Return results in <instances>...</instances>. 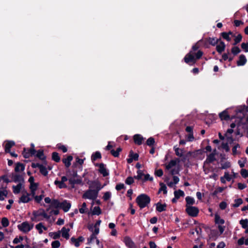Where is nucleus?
I'll return each mask as SVG.
<instances>
[{"mask_svg": "<svg viewBox=\"0 0 248 248\" xmlns=\"http://www.w3.org/2000/svg\"><path fill=\"white\" fill-rule=\"evenodd\" d=\"M33 217L31 218L32 220L35 221H39L43 220V217L46 219H49L50 216L47 215L43 209H39L37 210L33 211L32 212Z\"/></svg>", "mask_w": 248, "mask_h": 248, "instance_id": "f257e3e1", "label": "nucleus"}, {"mask_svg": "<svg viewBox=\"0 0 248 248\" xmlns=\"http://www.w3.org/2000/svg\"><path fill=\"white\" fill-rule=\"evenodd\" d=\"M136 202L140 208L146 207L150 202V197L146 194H141L136 199Z\"/></svg>", "mask_w": 248, "mask_h": 248, "instance_id": "f03ea898", "label": "nucleus"}, {"mask_svg": "<svg viewBox=\"0 0 248 248\" xmlns=\"http://www.w3.org/2000/svg\"><path fill=\"white\" fill-rule=\"evenodd\" d=\"M33 227V224L29 223L28 221H24L17 225L18 230L24 233L29 232Z\"/></svg>", "mask_w": 248, "mask_h": 248, "instance_id": "7ed1b4c3", "label": "nucleus"}, {"mask_svg": "<svg viewBox=\"0 0 248 248\" xmlns=\"http://www.w3.org/2000/svg\"><path fill=\"white\" fill-rule=\"evenodd\" d=\"M98 194L97 191L89 189L84 192L82 195V198L86 199L94 200L97 198Z\"/></svg>", "mask_w": 248, "mask_h": 248, "instance_id": "20e7f679", "label": "nucleus"}, {"mask_svg": "<svg viewBox=\"0 0 248 248\" xmlns=\"http://www.w3.org/2000/svg\"><path fill=\"white\" fill-rule=\"evenodd\" d=\"M32 200V196L31 193L27 192V191H22L21 193V196L19 198L18 200V203H28Z\"/></svg>", "mask_w": 248, "mask_h": 248, "instance_id": "39448f33", "label": "nucleus"}, {"mask_svg": "<svg viewBox=\"0 0 248 248\" xmlns=\"http://www.w3.org/2000/svg\"><path fill=\"white\" fill-rule=\"evenodd\" d=\"M88 184L90 189L97 191V192L103 187V186H101L100 183L98 181H89Z\"/></svg>", "mask_w": 248, "mask_h": 248, "instance_id": "423d86ee", "label": "nucleus"}, {"mask_svg": "<svg viewBox=\"0 0 248 248\" xmlns=\"http://www.w3.org/2000/svg\"><path fill=\"white\" fill-rule=\"evenodd\" d=\"M186 211L189 216L193 217H196L199 212L197 207L190 205H186Z\"/></svg>", "mask_w": 248, "mask_h": 248, "instance_id": "0eeeda50", "label": "nucleus"}, {"mask_svg": "<svg viewBox=\"0 0 248 248\" xmlns=\"http://www.w3.org/2000/svg\"><path fill=\"white\" fill-rule=\"evenodd\" d=\"M31 145L32 148L30 149H24L22 154L23 156L26 158H29L31 156L34 155L35 153V150L34 148V145L31 144Z\"/></svg>", "mask_w": 248, "mask_h": 248, "instance_id": "6e6552de", "label": "nucleus"}, {"mask_svg": "<svg viewBox=\"0 0 248 248\" xmlns=\"http://www.w3.org/2000/svg\"><path fill=\"white\" fill-rule=\"evenodd\" d=\"M71 204L70 202L66 200L60 202V208L62 209L64 212H68L71 208Z\"/></svg>", "mask_w": 248, "mask_h": 248, "instance_id": "1a4fd4ad", "label": "nucleus"}, {"mask_svg": "<svg viewBox=\"0 0 248 248\" xmlns=\"http://www.w3.org/2000/svg\"><path fill=\"white\" fill-rule=\"evenodd\" d=\"M125 245L129 248H136V246L132 239L128 236H125L124 239Z\"/></svg>", "mask_w": 248, "mask_h": 248, "instance_id": "9d476101", "label": "nucleus"}, {"mask_svg": "<svg viewBox=\"0 0 248 248\" xmlns=\"http://www.w3.org/2000/svg\"><path fill=\"white\" fill-rule=\"evenodd\" d=\"M99 168L98 170L99 172L103 175L104 177L108 175L109 173L106 168L105 165L103 163H101L98 165Z\"/></svg>", "mask_w": 248, "mask_h": 248, "instance_id": "9b49d317", "label": "nucleus"}, {"mask_svg": "<svg viewBox=\"0 0 248 248\" xmlns=\"http://www.w3.org/2000/svg\"><path fill=\"white\" fill-rule=\"evenodd\" d=\"M179 160L178 159H172L171 160L168 164L165 165L166 169L168 170H169L175 167L177 164L179 163Z\"/></svg>", "mask_w": 248, "mask_h": 248, "instance_id": "f8f14e48", "label": "nucleus"}, {"mask_svg": "<svg viewBox=\"0 0 248 248\" xmlns=\"http://www.w3.org/2000/svg\"><path fill=\"white\" fill-rule=\"evenodd\" d=\"M216 160L215 155L214 154H210L209 155L205 161L204 162V164L205 166H209V164Z\"/></svg>", "mask_w": 248, "mask_h": 248, "instance_id": "ddd939ff", "label": "nucleus"}, {"mask_svg": "<svg viewBox=\"0 0 248 248\" xmlns=\"http://www.w3.org/2000/svg\"><path fill=\"white\" fill-rule=\"evenodd\" d=\"M35 228L38 231L39 234H42L43 232V230L46 231L47 230V227H45L42 222L36 225Z\"/></svg>", "mask_w": 248, "mask_h": 248, "instance_id": "4468645a", "label": "nucleus"}, {"mask_svg": "<svg viewBox=\"0 0 248 248\" xmlns=\"http://www.w3.org/2000/svg\"><path fill=\"white\" fill-rule=\"evenodd\" d=\"M185 62L188 63L189 62H195V59L194 56L190 53L187 54L184 58Z\"/></svg>", "mask_w": 248, "mask_h": 248, "instance_id": "2eb2a0df", "label": "nucleus"}, {"mask_svg": "<svg viewBox=\"0 0 248 248\" xmlns=\"http://www.w3.org/2000/svg\"><path fill=\"white\" fill-rule=\"evenodd\" d=\"M60 202L56 199H53L51 204L50 205L49 208L47 209V211L51 208H60Z\"/></svg>", "mask_w": 248, "mask_h": 248, "instance_id": "dca6fc26", "label": "nucleus"}, {"mask_svg": "<svg viewBox=\"0 0 248 248\" xmlns=\"http://www.w3.org/2000/svg\"><path fill=\"white\" fill-rule=\"evenodd\" d=\"M247 62V59L244 55H241L239 56V60L237 62V64L238 66L244 65Z\"/></svg>", "mask_w": 248, "mask_h": 248, "instance_id": "f3484780", "label": "nucleus"}, {"mask_svg": "<svg viewBox=\"0 0 248 248\" xmlns=\"http://www.w3.org/2000/svg\"><path fill=\"white\" fill-rule=\"evenodd\" d=\"M22 186L23 184L22 183H19L16 186H13V192L15 194H18L20 192Z\"/></svg>", "mask_w": 248, "mask_h": 248, "instance_id": "a211bd4d", "label": "nucleus"}, {"mask_svg": "<svg viewBox=\"0 0 248 248\" xmlns=\"http://www.w3.org/2000/svg\"><path fill=\"white\" fill-rule=\"evenodd\" d=\"M25 170V166L24 164L21 163H17L16 164V166L15 169V170L16 172H21L24 171Z\"/></svg>", "mask_w": 248, "mask_h": 248, "instance_id": "6ab92c4d", "label": "nucleus"}, {"mask_svg": "<svg viewBox=\"0 0 248 248\" xmlns=\"http://www.w3.org/2000/svg\"><path fill=\"white\" fill-rule=\"evenodd\" d=\"M69 231H70V230L69 229H66L65 227H63L61 230L62 237L66 238V239H69Z\"/></svg>", "mask_w": 248, "mask_h": 248, "instance_id": "aec40b11", "label": "nucleus"}, {"mask_svg": "<svg viewBox=\"0 0 248 248\" xmlns=\"http://www.w3.org/2000/svg\"><path fill=\"white\" fill-rule=\"evenodd\" d=\"M142 140L143 138L141 135L139 134H136L134 135V140L135 143L138 145H140L142 143Z\"/></svg>", "mask_w": 248, "mask_h": 248, "instance_id": "412c9836", "label": "nucleus"}, {"mask_svg": "<svg viewBox=\"0 0 248 248\" xmlns=\"http://www.w3.org/2000/svg\"><path fill=\"white\" fill-rule=\"evenodd\" d=\"M225 43L222 41H221L220 43L216 47L217 50L219 53H221L225 50Z\"/></svg>", "mask_w": 248, "mask_h": 248, "instance_id": "4be33fe9", "label": "nucleus"}, {"mask_svg": "<svg viewBox=\"0 0 248 248\" xmlns=\"http://www.w3.org/2000/svg\"><path fill=\"white\" fill-rule=\"evenodd\" d=\"M72 160V156L69 155L67 158L63 159L62 162L65 164V166L68 168L71 165V162Z\"/></svg>", "mask_w": 248, "mask_h": 248, "instance_id": "5701e85b", "label": "nucleus"}, {"mask_svg": "<svg viewBox=\"0 0 248 248\" xmlns=\"http://www.w3.org/2000/svg\"><path fill=\"white\" fill-rule=\"evenodd\" d=\"M156 209L159 212H161L166 210L167 205L166 204H161L160 203L158 202L156 203Z\"/></svg>", "mask_w": 248, "mask_h": 248, "instance_id": "b1692460", "label": "nucleus"}, {"mask_svg": "<svg viewBox=\"0 0 248 248\" xmlns=\"http://www.w3.org/2000/svg\"><path fill=\"white\" fill-rule=\"evenodd\" d=\"M69 184L71 185L74 186L75 184H80L82 183L81 179H75L73 178H69Z\"/></svg>", "mask_w": 248, "mask_h": 248, "instance_id": "393cba45", "label": "nucleus"}, {"mask_svg": "<svg viewBox=\"0 0 248 248\" xmlns=\"http://www.w3.org/2000/svg\"><path fill=\"white\" fill-rule=\"evenodd\" d=\"M15 145V142L13 141H8L5 146V151L7 153H10L11 148Z\"/></svg>", "mask_w": 248, "mask_h": 248, "instance_id": "a878e982", "label": "nucleus"}, {"mask_svg": "<svg viewBox=\"0 0 248 248\" xmlns=\"http://www.w3.org/2000/svg\"><path fill=\"white\" fill-rule=\"evenodd\" d=\"M37 184L36 183H32V184L30 185V189H31V194L32 196V197H34L35 195V191L37 189Z\"/></svg>", "mask_w": 248, "mask_h": 248, "instance_id": "bb28decb", "label": "nucleus"}, {"mask_svg": "<svg viewBox=\"0 0 248 248\" xmlns=\"http://www.w3.org/2000/svg\"><path fill=\"white\" fill-rule=\"evenodd\" d=\"M220 119L222 120H227L230 119V116L228 115L227 111H223L219 114Z\"/></svg>", "mask_w": 248, "mask_h": 248, "instance_id": "cd10ccee", "label": "nucleus"}, {"mask_svg": "<svg viewBox=\"0 0 248 248\" xmlns=\"http://www.w3.org/2000/svg\"><path fill=\"white\" fill-rule=\"evenodd\" d=\"M233 129H228L225 135V137L227 138L228 140L233 141L232 138L231 136V134L233 133Z\"/></svg>", "mask_w": 248, "mask_h": 248, "instance_id": "c85d7f7f", "label": "nucleus"}, {"mask_svg": "<svg viewBox=\"0 0 248 248\" xmlns=\"http://www.w3.org/2000/svg\"><path fill=\"white\" fill-rule=\"evenodd\" d=\"M174 150L175 151V154L177 156L181 157L183 156L184 151L182 149H179L178 147L176 146H174Z\"/></svg>", "mask_w": 248, "mask_h": 248, "instance_id": "c756f323", "label": "nucleus"}, {"mask_svg": "<svg viewBox=\"0 0 248 248\" xmlns=\"http://www.w3.org/2000/svg\"><path fill=\"white\" fill-rule=\"evenodd\" d=\"M186 205H190L194 204L195 200L193 198L187 196L186 198Z\"/></svg>", "mask_w": 248, "mask_h": 248, "instance_id": "7c9ffc66", "label": "nucleus"}, {"mask_svg": "<svg viewBox=\"0 0 248 248\" xmlns=\"http://www.w3.org/2000/svg\"><path fill=\"white\" fill-rule=\"evenodd\" d=\"M232 33L231 31H230L228 33L224 32L221 33V36L224 39H226L228 41H230L231 40V38L230 37V35H232Z\"/></svg>", "mask_w": 248, "mask_h": 248, "instance_id": "2f4dec72", "label": "nucleus"}, {"mask_svg": "<svg viewBox=\"0 0 248 248\" xmlns=\"http://www.w3.org/2000/svg\"><path fill=\"white\" fill-rule=\"evenodd\" d=\"M54 184L57 185L60 188H63L67 187V186L65 183H63L61 181L55 180Z\"/></svg>", "mask_w": 248, "mask_h": 248, "instance_id": "473e14b6", "label": "nucleus"}, {"mask_svg": "<svg viewBox=\"0 0 248 248\" xmlns=\"http://www.w3.org/2000/svg\"><path fill=\"white\" fill-rule=\"evenodd\" d=\"M144 176V174L143 173L142 171L141 170H138L137 171V175L135 176L134 178L138 180H142L143 179Z\"/></svg>", "mask_w": 248, "mask_h": 248, "instance_id": "72a5a7b5", "label": "nucleus"}, {"mask_svg": "<svg viewBox=\"0 0 248 248\" xmlns=\"http://www.w3.org/2000/svg\"><path fill=\"white\" fill-rule=\"evenodd\" d=\"M175 198L177 199H179L181 196H184L185 194L184 191L181 190L175 191L174 192Z\"/></svg>", "mask_w": 248, "mask_h": 248, "instance_id": "f704fd0d", "label": "nucleus"}, {"mask_svg": "<svg viewBox=\"0 0 248 248\" xmlns=\"http://www.w3.org/2000/svg\"><path fill=\"white\" fill-rule=\"evenodd\" d=\"M40 172L44 176H46L48 174V171L47 170L46 168L44 165H42L39 168Z\"/></svg>", "mask_w": 248, "mask_h": 248, "instance_id": "c9c22d12", "label": "nucleus"}, {"mask_svg": "<svg viewBox=\"0 0 248 248\" xmlns=\"http://www.w3.org/2000/svg\"><path fill=\"white\" fill-rule=\"evenodd\" d=\"M215 222L217 224H223L225 222L224 219L220 218L217 214L215 215Z\"/></svg>", "mask_w": 248, "mask_h": 248, "instance_id": "e433bc0d", "label": "nucleus"}, {"mask_svg": "<svg viewBox=\"0 0 248 248\" xmlns=\"http://www.w3.org/2000/svg\"><path fill=\"white\" fill-rule=\"evenodd\" d=\"M219 40L216 38H208V42L212 46H215L218 42Z\"/></svg>", "mask_w": 248, "mask_h": 248, "instance_id": "4c0bfd02", "label": "nucleus"}, {"mask_svg": "<svg viewBox=\"0 0 248 248\" xmlns=\"http://www.w3.org/2000/svg\"><path fill=\"white\" fill-rule=\"evenodd\" d=\"M13 181L15 182H19L21 183L22 181H23V178L22 177L18 174H16L13 176Z\"/></svg>", "mask_w": 248, "mask_h": 248, "instance_id": "58836bf2", "label": "nucleus"}, {"mask_svg": "<svg viewBox=\"0 0 248 248\" xmlns=\"http://www.w3.org/2000/svg\"><path fill=\"white\" fill-rule=\"evenodd\" d=\"M101 158V155L99 152H96L92 156V160L93 161H95L97 159Z\"/></svg>", "mask_w": 248, "mask_h": 248, "instance_id": "ea45409f", "label": "nucleus"}, {"mask_svg": "<svg viewBox=\"0 0 248 248\" xmlns=\"http://www.w3.org/2000/svg\"><path fill=\"white\" fill-rule=\"evenodd\" d=\"M36 156L41 160H44L46 158L42 150H38L36 155Z\"/></svg>", "mask_w": 248, "mask_h": 248, "instance_id": "a19ab883", "label": "nucleus"}, {"mask_svg": "<svg viewBox=\"0 0 248 248\" xmlns=\"http://www.w3.org/2000/svg\"><path fill=\"white\" fill-rule=\"evenodd\" d=\"M122 151V149L120 147L118 148L116 151L114 150H111L110 151L111 154L114 157H118L119 155L120 152Z\"/></svg>", "mask_w": 248, "mask_h": 248, "instance_id": "79ce46f5", "label": "nucleus"}, {"mask_svg": "<svg viewBox=\"0 0 248 248\" xmlns=\"http://www.w3.org/2000/svg\"><path fill=\"white\" fill-rule=\"evenodd\" d=\"M101 213V211L99 206H95L93 210V215H99Z\"/></svg>", "mask_w": 248, "mask_h": 248, "instance_id": "37998d69", "label": "nucleus"}, {"mask_svg": "<svg viewBox=\"0 0 248 248\" xmlns=\"http://www.w3.org/2000/svg\"><path fill=\"white\" fill-rule=\"evenodd\" d=\"M52 159L56 162H58L60 160V157L59 154L56 152H53L52 153Z\"/></svg>", "mask_w": 248, "mask_h": 248, "instance_id": "c03bdc74", "label": "nucleus"}, {"mask_svg": "<svg viewBox=\"0 0 248 248\" xmlns=\"http://www.w3.org/2000/svg\"><path fill=\"white\" fill-rule=\"evenodd\" d=\"M240 224L241 225L243 228L245 229L248 226V219H241L240 221Z\"/></svg>", "mask_w": 248, "mask_h": 248, "instance_id": "a18cd8bd", "label": "nucleus"}, {"mask_svg": "<svg viewBox=\"0 0 248 248\" xmlns=\"http://www.w3.org/2000/svg\"><path fill=\"white\" fill-rule=\"evenodd\" d=\"M234 204H233L234 207H237L243 203V201L241 199H237L235 200Z\"/></svg>", "mask_w": 248, "mask_h": 248, "instance_id": "49530a36", "label": "nucleus"}, {"mask_svg": "<svg viewBox=\"0 0 248 248\" xmlns=\"http://www.w3.org/2000/svg\"><path fill=\"white\" fill-rule=\"evenodd\" d=\"M9 222L8 219L6 217H3L1 219V224L3 227H6L9 225Z\"/></svg>", "mask_w": 248, "mask_h": 248, "instance_id": "de8ad7c7", "label": "nucleus"}, {"mask_svg": "<svg viewBox=\"0 0 248 248\" xmlns=\"http://www.w3.org/2000/svg\"><path fill=\"white\" fill-rule=\"evenodd\" d=\"M161 187L159 190V192L161 191H163L164 194H166L167 193V187L166 185L163 183H161L160 184Z\"/></svg>", "mask_w": 248, "mask_h": 248, "instance_id": "09e8293b", "label": "nucleus"}, {"mask_svg": "<svg viewBox=\"0 0 248 248\" xmlns=\"http://www.w3.org/2000/svg\"><path fill=\"white\" fill-rule=\"evenodd\" d=\"M231 167V164L229 162H225L224 163H222L221 164V169H225L227 168H229Z\"/></svg>", "mask_w": 248, "mask_h": 248, "instance_id": "8fccbe9b", "label": "nucleus"}, {"mask_svg": "<svg viewBox=\"0 0 248 248\" xmlns=\"http://www.w3.org/2000/svg\"><path fill=\"white\" fill-rule=\"evenodd\" d=\"M241 51L240 48L237 46H234L232 48V52L234 55H237Z\"/></svg>", "mask_w": 248, "mask_h": 248, "instance_id": "3c124183", "label": "nucleus"}, {"mask_svg": "<svg viewBox=\"0 0 248 248\" xmlns=\"http://www.w3.org/2000/svg\"><path fill=\"white\" fill-rule=\"evenodd\" d=\"M60 245V242L58 240L53 241L51 243L52 248H58Z\"/></svg>", "mask_w": 248, "mask_h": 248, "instance_id": "603ef678", "label": "nucleus"}, {"mask_svg": "<svg viewBox=\"0 0 248 248\" xmlns=\"http://www.w3.org/2000/svg\"><path fill=\"white\" fill-rule=\"evenodd\" d=\"M111 197V193L110 192H106L103 197L104 201H107L110 199Z\"/></svg>", "mask_w": 248, "mask_h": 248, "instance_id": "864d4df0", "label": "nucleus"}, {"mask_svg": "<svg viewBox=\"0 0 248 248\" xmlns=\"http://www.w3.org/2000/svg\"><path fill=\"white\" fill-rule=\"evenodd\" d=\"M242 38V36L241 34H238L234 39V43L233 44L234 45H236L238 43H239Z\"/></svg>", "mask_w": 248, "mask_h": 248, "instance_id": "5fc2aeb1", "label": "nucleus"}, {"mask_svg": "<svg viewBox=\"0 0 248 248\" xmlns=\"http://www.w3.org/2000/svg\"><path fill=\"white\" fill-rule=\"evenodd\" d=\"M7 194V192L5 190H0V200H3L4 199V197L6 196Z\"/></svg>", "mask_w": 248, "mask_h": 248, "instance_id": "6e6d98bb", "label": "nucleus"}, {"mask_svg": "<svg viewBox=\"0 0 248 248\" xmlns=\"http://www.w3.org/2000/svg\"><path fill=\"white\" fill-rule=\"evenodd\" d=\"M71 243L74 244L76 247H78L80 245V243L74 237H72L71 238Z\"/></svg>", "mask_w": 248, "mask_h": 248, "instance_id": "4d7b16f0", "label": "nucleus"}, {"mask_svg": "<svg viewBox=\"0 0 248 248\" xmlns=\"http://www.w3.org/2000/svg\"><path fill=\"white\" fill-rule=\"evenodd\" d=\"M86 210V203L83 202L82 205V207L79 208V211L81 214H83L85 212Z\"/></svg>", "mask_w": 248, "mask_h": 248, "instance_id": "13d9d810", "label": "nucleus"}, {"mask_svg": "<svg viewBox=\"0 0 248 248\" xmlns=\"http://www.w3.org/2000/svg\"><path fill=\"white\" fill-rule=\"evenodd\" d=\"M134 178L132 177H128L125 180V183L127 185H131L134 183Z\"/></svg>", "mask_w": 248, "mask_h": 248, "instance_id": "bf43d9fd", "label": "nucleus"}, {"mask_svg": "<svg viewBox=\"0 0 248 248\" xmlns=\"http://www.w3.org/2000/svg\"><path fill=\"white\" fill-rule=\"evenodd\" d=\"M130 155L133 160H138L139 158V155L138 154L134 153L132 151L130 152Z\"/></svg>", "mask_w": 248, "mask_h": 248, "instance_id": "052dcab7", "label": "nucleus"}, {"mask_svg": "<svg viewBox=\"0 0 248 248\" xmlns=\"http://www.w3.org/2000/svg\"><path fill=\"white\" fill-rule=\"evenodd\" d=\"M155 142L154 139L150 137L147 140L146 143L148 146H152L154 144Z\"/></svg>", "mask_w": 248, "mask_h": 248, "instance_id": "680f3d73", "label": "nucleus"}, {"mask_svg": "<svg viewBox=\"0 0 248 248\" xmlns=\"http://www.w3.org/2000/svg\"><path fill=\"white\" fill-rule=\"evenodd\" d=\"M241 48L246 52H248V43H243L241 44Z\"/></svg>", "mask_w": 248, "mask_h": 248, "instance_id": "e2e57ef3", "label": "nucleus"}, {"mask_svg": "<svg viewBox=\"0 0 248 248\" xmlns=\"http://www.w3.org/2000/svg\"><path fill=\"white\" fill-rule=\"evenodd\" d=\"M50 236L53 237V239H56L60 237V232H52L50 233Z\"/></svg>", "mask_w": 248, "mask_h": 248, "instance_id": "0e129e2a", "label": "nucleus"}, {"mask_svg": "<svg viewBox=\"0 0 248 248\" xmlns=\"http://www.w3.org/2000/svg\"><path fill=\"white\" fill-rule=\"evenodd\" d=\"M23 240V237L22 236H19V237L15 238L13 240L14 244H18L21 242Z\"/></svg>", "mask_w": 248, "mask_h": 248, "instance_id": "69168bd1", "label": "nucleus"}, {"mask_svg": "<svg viewBox=\"0 0 248 248\" xmlns=\"http://www.w3.org/2000/svg\"><path fill=\"white\" fill-rule=\"evenodd\" d=\"M148 180L152 181L153 180V178L152 177H151L149 174H144L143 181H146Z\"/></svg>", "mask_w": 248, "mask_h": 248, "instance_id": "338daca9", "label": "nucleus"}, {"mask_svg": "<svg viewBox=\"0 0 248 248\" xmlns=\"http://www.w3.org/2000/svg\"><path fill=\"white\" fill-rule=\"evenodd\" d=\"M241 175L244 177L246 178L248 177V170L245 169H242L241 171Z\"/></svg>", "mask_w": 248, "mask_h": 248, "instance_id": "774afa93", "label": "nucleus"}]
</instances>
